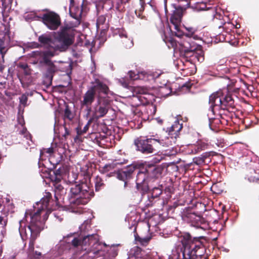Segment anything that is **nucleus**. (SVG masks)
Masks as SVG:
<instances>
[{
	"instance_id": "30",
	"label": "nucleus",
	"mask_w": 259,
	"mask_h": 259,
	"mask_svg": "<svg viewBox=\"0 0 259 259\" xmlns=\"http://www.w3.org/2000/svg\"><path fill=\"white\" fill-rule=\"evenodd\" d=\"M147 200L145 202L146 207L153 206L157 201L160 200L159 198H155L151 194L148 193L147 194Z\"/></svg>"
},
{
	"instance_id": "40",
	"label": "nucleus",
	"mask_w": 259,
	"mask_h": 259,
	"mask_svg": "<svg viewBox=\"0 0 259 259\" xmlns=\"http://www.w3.org/2000/svg\"><path fill=\"white\" fill-rule=\"evenodd\" d=\"M20 103L21 104L23 105L24 106H25L27 105V102L28 101V97L26 94H22L20 97Z\"/></svg>"
},
{
	"instance_id": "20",
	"label": "nucleus",
	"mask_w": 259,
	"mask_h": 259,
	"mask_svg": "<svg viewBox=\"0 0 259 259\" xmlns=\"http://www.w3.org/2000/svg\"><path fill=\"white\" fill-rule=\"evenodd\" d=\"M13 46L10 35L7 32H5L3 36H0V55L5 56L8 50Z\"/></svg>"
},
{
	"instance_id": "17",
	"label": "nucleus",
	"mask_w": 259,
	"mask_h": 259,
	"mask_svg": "<svg viewBox=\"0 0 259 259\" xmlns=\"http://www.w3.org/2000/svg\"><path fill=\"white\" fill-rule=\"evenodd\" d=\"M96 97L93 93L92 90H91L89 88L88 90L83 96V100L80 101V106L81 108H85V110L87 111V116H88L92 110L91 105L94 102Z\"/></svg>"
},
{
	"instance_id": "58",
	"label": "nucleus",
	"mask_w": 259,
	"mask_h": 259,
	"mask_svg": "<svg viewBox=\"0 0 259 259\" xmlns=\"http://www.w3.org/2000/svg\"><path fill=\"white\" fill-rule=\"evenodd\" d=\"M122 84L125 88H127L128 86V84L126 82H124L122 83Z\"/></svg>"
},
{
	"instance_id": "49",
	"label": "nucleus",
	"mask_w": 259,
	"mask_h": 259,
	"mask_svg": "<svg viewBox=\"0 0 259 259\" xmlns=\"http://www.w3.org/2000/svg\"><path fill=\"white\" fill-rule=\"evenodd\" d=\"M177 206V204H174L173 205H169L167 208V211L168 212H173Z\"/></svg>"
},
{
	"instance_id": "10",
	"label": "nucleus",
	"mask_w": 259,
	"mask_h": 259,
	"mask_svg": "<svg viewBox=\"0 0 259 259\" xmlns=\"http://www.w3.org/2000/svg\"><path fill=\"white\" fill-rule=\"evenodd\" d=\"M91 221L89 220H87L84 221V222L81 225V226L79 227V229L80 230L81 233L82 234V235H79V236H77V235L75 233H70L69 234H68L67 236H64L63 237V240L61 241L60 242V246H63L62 247V248H65V250H74L76 248L80 247L82 250H84L86 251V252H87L88 249L89 248L87 247V245L90 246V247L92 246V244H89L90 242H88L87 243V244L86 245H83V244H81V243L78 244L77 246H70L69 243L68 242L70 241L71 239H72L73 237H76L78 239H79L80 241L81 242L83 237L85 236L88 235L89 234H85V232H88L91 228ZM92 234V235H93ZM90 235L91 234H90Z\"/></svg>"
},
{
	"instance_id": "24",
	"label": "nucleus",
	"mask_w": 259,
	"mask_h": 259,
	"mask_svg": "<svg viewBox=\"0 0 259 259\" xmlns=\"http://www.w3.org/2000/svg\"><path fill=\"white\" fill-rule=\"evenodd\" d=\"M183 7H184L183 4L177 7L174 8V10L172 11V13L171 14L170 21H181L184 10V8H182Z\"/></svg>"
},
{
	"instance_id": "16",
	"label": "nucleus",
	"mask_w": 259,
	"mask_h": 259,
	"mask_svg": "<svg viewBox=\"0 0 259 259\" xmlns=\"http://www.w3.org/2000/svg\"><path fill=\"white\" fill-rule=\"evenodd\" d=\"M109 107V102L107 99L97 100L94 107V117L98 119L104 117L107 114Z\"/></svg>"
},
{
	"instance_id": "6",
	"label": "nucleus",
	"mask_w": 259,
	"mask_h": 259,
	"mask_svg": "<svg viewBox=\"0 0 259 259\" xmlns=\"http://www.w3.org/2000/svg\"><path fill=\"white\" fill-rule=\"evenodd\" d=\"M88 242H90V245L92 244L87 251L91 257L96 258L104 256L105 259H114L118 254L117 245L107 246L106 243L99 241V236L97 234L85 236L81 242L76 237H73L71 242L69 241L68 243H70V246L75 247L80 243L83 245H86Z\"/></svg>"
},
{
	"instance_id": "26",
	"label": "nucleus",
	"mask_w": 259,
	"mask_h": 259,
	"mask_svg": "<svg viewBox=\"0 0 259 259\" xmlns=\"http://www.w3.org/2000/svg\"><path fill=\"white\" fill-rule=\"evenodd\" d=\"M119 36L122 39V41L125 48H130L133 46V41L130 38H128L126 32L122 30L119 32Z\"/></svg>"
},
{
	"instance_id": "39",
	"label": "nucleus",
	"mask_w": 259,
	"mask_h": 259,
	"mask_svg": "<svg viewBox=\"0 0 259 259\" xmlns=\"http://www.w3.org/2000/svg\"><path fill=\"white\" fill-rule=\"evenodd\" d=\"M91 137L92 139H94L97 143H99L106 137L105 136H102L100 133H94L92 135Z\"/></svg>"
},
{
	"instance_id": "2",
	"label": "nucleus",
	"mask_w": 259,
	"mask_h": 259,
	"mask_svg": "<svg viewBox=\"0 0 259 259\" xmlns=\"http://www.w3.org/2000/svg\"><path fill=\"white\" fill-rule=\"evenodd\" d=\"M136 170L138 171L135 180L137 189L142 192H147L150 189V185L160 174V169L155 164L140 161H133L124 168L119 170L117 179L124 182V187L128 185V182L133 178Z\"/></svg>"
},
{
	"instance_id": "3",
	"label": "nucleus",
	"mask_w": 259,
	"mask_h": 259,
	"mask_svg": "<svg viewBox=\"0 0 259 259\" xmlns=\"http://www.w3.org/2000/svg\"><path fill=\"white\" fill-rule=\"evenodd\" d=\"M178 239L182 247L173 249L168 259H205L203 257L206 242L204 237H192L189 233L180 232Z\"/></svg>"
},
{
	"instance_id": "7",
	"label": "nucleus",
	"mask_w": 259,
	"mask_h": 259,
	"mask_svg": "<svg viewBox=\"0 0 259 259\" xmlns=\"http://www.w3.org/2000/svg\"><path fill=\"white\" fill-rule=\"evenodd\" d=\"M209 104L215 108L217 116L220 117L222 124H227L231 118V112H233L230 109L235 107L233 95L227 90L225 93L218 91L209 96Z\"/></svg>"
},
{
	"instance_id": "33",
	"label": "nucleus",
	"mask_w": 259,
	"mask_h": 259,
	"mask_svg": "<svg viewBox=\"0 0 259 259\" xmlns=\"http://www.w3.org/2000/svg\"><path fill=\"white\" fill-rule=\"evenodd\" d=\"M172 23L174 29L176 30L174 32L175 33L176 36L178 37H181L182 35V32L180 30V22H177L176 21H170Z\"/></svg>"
},
{
	"instance_id": "64",
	"label": "nucleus",
	"mask_w": 259,
	"mask_h": 259,
	"mask_svg": "<svg viewBox=\"0 0 259 259\" xmlns=\"http://www.w3.org/2000/svg\"><path fill=\"white\" fill-rule=\"evenodd\" d=\"M220 67L222 68V67H224V66H222V65H221Z\"/></svg>"
},
{
	"instance_id": "28",
	"label": "nucleus",
	"mask_w": 259,
	"mask_h": 259,
	"mask_svg": "<svg viewBox=\"0 0 259 259\" xmlns=\"http://www.w3.org/2000/svg\"><path fill=\"white\" fill-rule=\"evenodd\" d=\"M95 191L98 192L104 188L105 184L103 178L97 176L94 179Z\"/></svg>"
},
{
	"instance_id": "13",
	"label": "nucleus",
	"mask_w": 259,
	"mask_h": 259,
	"mask_svg": "<svg viewBox=\"0 0 259 259\" xmlns=\"http://www.w3.org/2000/svg\"><path fill=\"white\" fill-rule=\"evenodd\" d=\"M182 218L184 221L191 223V225L196 228L204 230L207 226V223L203 218L188 210L183 212Z\"/></svg>"
},
{
	"instance_id": "29",
	"label": "nucleus",
	"mask_w": 259,
	"mask_h": 259,
	"mask_svg": "<svg viewBox=\"0 0 259 259\" xmlns=\"http://www.w3.org/2000/svg\"><path fill=\"white\" fill-rule=\"evenodd\" d=\"M17 67L21 69L22 72L26 76L30 75L31 74L32 70L29 68L27 64L24 63H19Z\"/></svg>"
},
{
	"instance_id": "31",
	"label": "nucleus",
	"mask_w": 259,
	"mask_h": 259,
	"mask_svg": "<svg viewBox=\"0 0 259 259\" xmlns=\"http://www.w3.org/2000/svg\"><path fill=\"white\" fill-rule=\"evenodd\" d=\"M57 159H55V157L52 156H51L49 159L50 163L53 165V168L55 169L57 168V166L59 164L62 160V156L59 154H57Z\"/></svg>"
},
{
	"instance_id": "52",
	"label": "nucleus",
	"mask_w": 259,
	"mask_h": 259,
	"mask_svg": "<svg viewBox=\"0 0 259 259\" xmlns=\"http://www.w3.org/2000/svg\"><path fill=\"white\" fill-rule=\"evenodd\" d=\"M34 93H37V92L35 91H30L29 92H26L25 94H26V95H27V97H28V96H33Z\"/></svg>"
},
{
	"instance_id": "11",
	"label": "nucleus",
	"mask_w": 259,
	"mask_h": 259,
	"mask_svg": "<svg viewBox=\"0 0 259 259\" xmlns=\"http://www.w3.org/2000/svg\"><path fill=\"white\" fill-rule=\"evenodd\" d=\"M137 216L135 213H131V214L127 215L125 220H127L130 223H132L131 227H134V236L135 237V241L137 244H140L146 246L148 244L150 240L152 239V235L149 233L150 227L149 224H146L142 227V230L139 233L136 232L138 221L136 220Z\"/></svg>"
},
{
	"instance_id": "4",
	"label": "nucleus",
	"mask_w": 259,
	"mask_h": 259,
	"mask_svg": "<svg viewBox=\"0 0 259 259\" xmlns=\"http://www.w3.org/2000/svg\"><path fill=\"white\" fill-rule=\"evenodd\" d=\"M188 32L185 34L186 38L180 42H177L172 37L167 38L165 40L168 47L173 48L175 52L179 51L180 57L186 62L195 64L196 61L201 63L204 60V52L200 47L196 45L191 37L196 31L193 27L186 28Z\"/></svg>"
},
{
	"instance_id": "34",
	"label": "nucleus",
	"mask_w": 259,
	"mask_h": 259,
	"mask_svg": "<svg viewBox=\"0 0 259 259\" xmlns=\"http://www.w3.org/2000/svg\"><path fill=\"white\" fill-rule=\"evenodd\" d=\"M92 122V119H90L88 121L87 123L83 127V129H81V127H77L76 128L77 133L78 135H83L87 133L88 130H89V126Z\"/></svg>"
},
{
	"instance_id": "63",
	"label": "nucleus",
	"mask_w": 259,
	"mask_h": 259,
	"mask_svg": "<svg viewBox=\"0 0 259 259\" xmlns=\"http://www.w3.org/2000/svg\"><path fill=\"white\" fill-rule=\"evenodd\" d=\"M227 70H228L227 68H225V71H225V72H226Z\"/></svg>"
},
{
	"instance_id": "44",
	"label": "nucleus",
	"mask_w": 259,
	"mask_h": 259,
	"mask_svg": "<svg viewBox=\"0 0 259 259\" xmlns=\"http://www.w3.org/2000/svg\"><path fill=\"white\" fill-rule=\"evenodd\" d=\"M129 77L131 80H136L139 78V75L138 74H136L134 72L132 71H130L128 72Z\"/></svg>"
},
{
	"instance_id": "42",
	"label": "nucleus",
	"mask_w": 259,
	"mask_h": 259,
	"mask_svg": "<svg viewBox=\"0 0 259 259\" xmlns=\"http://www.w3.org/2000/svg\"><path fill=\"white\" fill-rule=\"evenodd\" d=\"M200 156L203 159V160L205 161V163L209 162L210 161L211 154L210 152H204Z\"/></svg>"
},
{
	"instance_id": "46",
	"label": "nucleus",
	"mask_w": 259,
	"mask_h": 259,
	"mask_svg": "<svg viewBox=\"0 0 259 259\" xmlns=\"http://www.w3.org/2000/svg\"><path fill=\"white\" fill-rule=\"evenodd\" d=\"M5 56H0V72H3L4 68H5V65H4L5 60H4Z\"/></svg>"
},
{
	"instance_id": "45",
	"label": "nucleus",
	"mask_w": 259,
	"mask_h": 259,
	"mask_svg": "<svg viewBox=\"0 0 259 259\" xmlns=\"http://www.w3.org/2000/svg\"><path fill=\"white\" fill-rule=\"evenodd\" d=\"M53 152H54V149L53 148H49L45 149H44V150L40 151V157L41 158L44 152H46L49 154H51L53 153Z\"/></svg>"
},
{
	"instance_id": "51",
	"label": "nucleus",
	"mask_w": 259,
	"mask_h": 259,
	"mask_svg": "<svg viewBox=\"0 0 259 259\" xmlns=\"http://www.w3.org/2000/svg\"><path fill=\"white\" fill-rule=\"evenodd\" d=\"M39 46V45L37 42H33L31 46L29 47L33 48H38Z\"/></svg>"
},
{
	"instance_id": "8",
	"label": "nucleus",
	"mask_w": 259,
	"mask_h": 259,
	"mask_svg": "<svg viewBox=\"0 0 259 259\" xmlns=\"http://www.w3.org/2000/svg\"><path fill=\"white\" fill-rule=\"evenodd\" d=\"M38 41L41 45L47 48L45 51L59 52L66 51L73 42L72 35L68 32V29L63 28L58 32L57 35L54 39L48 34H43L39 36Z\"/></svg>"
},
{
	"instance_id": "35",
	"label": "nucleus",
	"mask_w": 259,
	"mask_h": 259,
	"mask_svg": "<svg viewBox=\"0 0 259 259\" xmlns=\"http://www.w3.org/2000/svg\"><path fill=\"white\" fill-rule=\"evenodd\" d=\"M162 190L159 187H154L151 191L149 192L150 194H151L155 198H159L160 195L162 194Z\"/></svg>"
},
{
	"instance_id": "47",
	"label": "nucleus",
	"mask_w": 259,
	"mask_h": 259,
	"mask_svg": "<svg viewBox=\"0 0 259 259\" xmlns=\"http://www.w3.org/2000/svg\"><path fill=\"white\" fill-rule=\"evenodd\" d=\"M20 133L23 135L27 139L31 138V135L27 132L26 128H23L20 131Z\"/></svg>"
},
{
	"instance_id": "62",
	"label": "nucleus",
	"mask_w": 259,
	"mask_h": 259,
	"mask_svg": "<svg viewBox=\"0 0 259 259\" xmlns=\"http://www.w3.org/2000/svg\"><path fill=\"white\" fill-rule=\"evenodd\" d=\"M2 118H3V116L2 115L0 114V121H2Z\"/></svg>"
},
{
	"instance_id": "43",
	"label": "nucleus",
	"mask_w": 259,
	"mask_h": 259,
	"mask_svg": "<svg viewBox=\"0 0 259 259\" xmlns=\"http://www.w3.org/2000/svg\"><path fill=\"white\" fill-rule=\"evenodd\" d=\"M117 174H118V170L116 171L115 170H111L108 172H107L105 175L107 177H115L117 178Z\"/></svg>"
},
{
	"instance_id": "15",
	"label": "nucleus",
	"mask_w": 259,
	"mask_h": 259,
	"mask_svg": "<svg viewBox=\"0 0 259 259\" xmlns=\"http://www.w3.org/2000/svg\"><path fill=\"white\" fill-rule=\"evenodd\" d=\"M41 19L43 23L51 30H56L60 24L59 16L54 12L44 14Z\"/></svg>"
},
{
	"instance_id": "60",
	"label": "nucleus",
	"mask_w": 259,
	"mask_h": 259,
	"mask_svg": "<svg viewBox=\"0 0 259 259\" xmlns=\"http://www.w3.org/2000/svg\"><path fill=\"white\" fill-rule=\"evenodd\" d=\"M70 5H72L74 3V0H70Z\"/></svg>"
},
{
	"instance_id": "21",
	"label": "nucleus",
	"mask_w": 259,
	"mask_h": 259,
	"mask_svg": "<svg viewBox=\"0 0 259 259\" xmlns=\"http://www.w3.org/2000/svg\"><path fill=\"white\" fill-rule=\"evenodd\" d=\"M209 145L202 141H198L196 144L189 146L188 148V153L195 154L202 150H205L208 148Z\"/></svg>"
},
{
	"instance_id": "32",
	"label": "nucleus",
	"mask_w": 259,
	"mask_h": 259,
	"mask_svg": "<svg viewBox=\"0 0 259 259\" xmlns=\"http://www.w3.org/2000/svg\"><path fill=\"white\" fill-rule=\"evenodd\" d=\"M106 20V19L105 17L103 15H101L98 17L96 22V26L98 30H99L100 29H104V27L100 28V26L105 24Z\"/></svg>"
},
{
	"instance_id": "25",
	"label": "nucleus",
	"mask_w": 259,
	"mask_h": 259,
	"mask_svg": "<svg viewBox=\"0 0 259 259\" xmlns=\"http://www.w3.org/2000/svg\"><path fill=\"white\" fill-rule=\"evenodd\" d=\"M145 253L139 247H135L132 248L128 253L127 259H141Z\"/></svg>"
},
{
	"instance_id": "18",
	"label": "nucleus",
	"mask_w": 259,
	"mask_h": 259,
	"mask_svg": "<svg viewBox=\"0 0 259 259\" xmlns=\"http://www.w3.org/2000/svg\"><path fill=\"white\" fill-rule=\"evenodd\" d=\"M210 106L207 114L209 126L211 130L213 131H217L215 128L219 124H222V121L220 117L217 116V112L215 110V108L213 107V105L209 104Z\"/></svg>"
},
{
	"instance_id": "5",
	"label": "nucleus",
	"mask_w": 259,
	"mask_h": 259,
	"mask_svg": "<svg viewBox=\"0 0 259 259\" xmlns=\"http://www.w3.org/2000/svg\"><path fill=\"white\" fill-rule=\"evenodd\" d=\"M78 175L74 172L68 174L66 181L68 186L67 199L72 207L86 204L94 196L93 186L90 182H80L76 180Z\"/></svg>"
},
{
	"instance_id": "61",
	"label": "nucleus",
	"mask_w": 259,
	"mask_h": 259,
	"mask_svg": "<svg viewBox=\"0 0 259 259\" xmlns=\"http://www.w3.org/2000/svg\"><path fill=\"white\" fill-rule=\"evenodd\" d=\"M248 180H249V181H254V179L252 180V178H251H251H249V179H248Z\"/></svg>"
},
{
	"instance_id": "50",
	"label": "nucleus",
	"mask_w": 259,
	"mask_h": 259,
	"mask_svg": "<svg viewBox=\"0 0 259 259\" xmlns=\"http://www.w3.org/2000/svg\"><path fill=\"white\" fill-rule=\"evenodd\" d=\"M60 128L63 129L64 128L65 131V133L64 134V136H66V135H68L69 134V131L67 130V128L65 126H61L60 127Z\"/></svg>"
},
{
	"instance_id": "19",
	"label": "nucleus",
	"mask_w": 259,
	"mask_h": 259,
	"mask_svg": "<svg viewBox=\"0 0 259 259\" xmlns=\"http://www.w3.org/2000/svg\"><path fill=\"white\" fill-rule=\"evenodd\" d=\"M183 125L180 124L178 120H176L174 124L167 130L168 132V137H166L164 139H168L169 141L174 139V142L171 143L170 146H172L176 144L177 138L179 137V133L182 129Z\"/></svg>"
},
{
	"instance_id": "56",
	"label": "nucleus",
	"mask_w": 259,
	"mask_h": 259,
	"mask_svg": "<svg viewBox=\"0 0 259 259\" xmlns=\"http://www.w3.org/2000/svg\"><path fill=\"white\" fill-rule=\"evenodd\" d=\"M53 214L54 215L55 217H56V218L59 219V221L60 222H61L62 220V218H61L59 217V216H58L56 213H54Z\"/></svg>"
},
{
	"instance_id": "27",
	"label": "nucleus",
	"mask_w": 259,
	"mask_h": 259,
	"mask_svg": "<svg viewBox=\"0 0 259 259\" xmlns=\"http://www.w3.org/2000/svg\"><path fill=\"white\" fill-rule=\"evenodd\" d=\"M64 172V168L60 166L53 171L54 176H52V180L55 182H60L62 179L63 175Z\"/></svg>"
},
{
	"instance_id": "14",
	"label": "nucleus",
	"mask_w": 259,
	"mask_h": 259,
	"mask_svg": "<svg viewBox=\"0 0 259 259\" xmlns=\"http://www.w3.org/2000/svg\"><path fill=\"white\" fill-rule=\"evenodd\" d=\"M95 94L97 100H107L106 97L109 92L108 87L99 79H95L94 81L91 82L89 87Z\"/></svg>"
},
{
	"instance_id": "9",
	"label": "nucleus",
	"mask_w": 259,
	"mask_h": 259,
	"mask_svg": "<svg viewBox=\"0 0 259 259\" xmlns=\"http://www.w3.org/2000/svg\"><path fill=\"white\" fill-rule=\"evenodd\" d=\"M154 136L148 137H140L135 139L134 144L136 150L144 154H151L155 152L154 147L161 145L163 147H168L174 142V139L169 141L168 139L154 138Z\"/></svg>"
},
{
	"instance_id": "38",
	"label": "nucleus",
	"mask_w": 259,
	"mask_h": 259,
	"mask_svg": "<svg viewBox=\"0 0 259 259\" xmlns=\"http://www.w3.org/2000/svg\"><path fill=\"white\" fill-rule=\"evenodd\" d=\"M78 11H79L78 14H74L72 12V11H71L70 9V11H69L70 16L72 17H73L76 19V23L77 25H78L80 23L79 19H80L81 14H82V10L80 11L79 10H78Z\"/></svg>"
},
{
	"instance_id": "36",
	"label": "nucleus",
	"mask_w": 259,
	"mask_h": 259,
	"mask_svg": "<svg viewBox=\"0 0 259 259\" xmlns=\"http://www.w3.org/2000/svg\"><path fill=\"white\" fill-rule=\"evenodd\" d=\"M24 17L27 21H31L41 19V16H38L34 13H32L26 14Z\"/></svg>"
},
{
	"instance_id": "57",
	"label": "nucleus",
	"mask_w": 259,
	"mask_h": 259,
	"mask_svg": "<svg viewBox=\"0 0 259 259\" xmlns=\"http://www.w3.org/2000/svg\"><path fill=\"white\" fill-rule=\"evenodd\" d=\"M6 233V231L5 229L1 231V234L4 236Z\"/></svg>"
},
{
	"instance_id": "55",
	"label": "nucleus",
	"mask_w": 259,
	"mask_h": 259,
	"mask_svg": "<svg viewBox=\"0 0 259 259\" xmlns=\"http://www.w3.org/2000/svg\"><path fill=\"white\" fill-rule=\"evenodd\" d=\"M152 161L154 163H158L160 161V159H157V158H154Z\"/></svg>"
},
{
	"instance_id": "12",
	"label": "nucleus",
	"mask_w": 259,
	"mask_h": 259,
	"mask_svg": "<svg viewBox=\"0 0 259 259\" xmlns=\"http://www.w3.org/2000/svg\"><path fill=\"white\" fill-rule=\"evenodd\" d=\"M58 55V53L55 52L43 51L41 53L40 63L48 66L45 76L50 84L52 83L53 74L56 71V67L51 60V58Z\"/></svg>"
},
{
	"instance_id": "37",
	"label": "nucleus",
	"mask_w": 259,
	"mask_h": 259,
	"mask_svg": "<svg viewBox=\"0 0 259 259\" xmlns=\"http://www.w3.org/2000/svg\"><path fill=\"white\" fill-rule=\"evenodd\" d=\"M64 117L65 118H67L69 120H71L74 117L73 114L69 109L68 106L66 107V108L64 111Z\"/></svg>"
},
{
	"instance_id": "41",
	"label": "nucleus",
	"mask_w": 259,
	"mask_h": 259,
	"mask_svg": "<svg viewBox=\"0 0 259 259\" xmlns=\"http://www.w3.org/2000/svg\"><path fill=\"white\" fill-rule=\"evenodd\" d=\"M193 162L198 165H201L206 163L200 156L194 158Z\"/></svg>"
},
{
	"instance_id": "1",
	"label": "nucleus",
	"mask_w": 259,
	"mask_h": 259,
	"mask_svg": "<svg viewBox=\"0 0 259 259\" xmlns=\"http://www.w3.org/2000/svg\"><path fill=\"white\" fill-rule=\"evenodd\" d=\"M51 198V193L46 192L44 197L39 202L36 203L38 206H38L36 212L33 214H30L31 221L30 224L27 226V229L23 220L19 221V231L22 238L23 239L29 234L30 236L27 252L29 259L44 258V256L40 252L34 251V245L35 239L43 229L45 222L48 219L49 214L51 213L48 207Z\"/></svg>"
},
{
	"instance_id": "54",
	"label": "nucleus",
	"mask_w": 259,
	"mask_h": 259,
	"mask_svg": "<svg viewBox=\"0 0 259 259\" xmlns=\"http://www.w3.org/2000/svg\"><path fill=\"white\" fill-rule=\"evenodd\" d=\"M155 120L160 124H161L162 123V122H163V120L161 119H160L159 117L156 118L155 119Z\"/></svg>"
},
{
	"instance_id": "48",
	"label": "nucleus",
	"mask_w": 259,
	"mask_h": 259,
	"mask_svg": "<svg viewBox=\"0 0 259 259\" xmlns=\"http://www.w3.org/2000/svg\"><path fill=\"white\" fill-rule=\"evenodd\" d=\"M7 223V219L4 217L0 216V224L3 225L4 227L6 226Z\"/></svg>"
},
{
	"instance_id": "53",
	"label": "nucleus",
	"mask_w": 259,
	"mask_h": 259,
	"mask_svg": "<svg viewBox=\"0 0 259 259\" xmlns=\"http://www.w3.org/2000/svg\"><path fill=\"white\" fill-rule=\"evenodd\" d=\"M57 130H57V125H56V120L55 124H54V132L55 134H57L58 133H59V131L58 132Z\"/></svg>"
},
{
	"instance_id": "59",
	"label": "nucleus",
	"mask_w": 259,
	"mask_h": 259,
	"mask_svg": "<svg viewBox=\"0 0 259 259\" xmlns=\"http://www.w3.org/2000/svg\"><path fill=\"white\" fill-rule=\"evenodd\" d=\"M160 75V74H153V77L154 78H157L159 77V76Z\"/></svg>"
},
{
	"instance_id": "23",
	"label": "nucleus",
	"mask_w": 259,
	"mask_h": 259,
	"mask_svg": "<svg viewBox=\"0 0 259 259\" xmlns=\"http://www.w3.org/2000/svg\"><path fill=\"white\" fill-rule=\"evenodd\" d=\"M60 182H55L54 184L55 198L56 200L59 199H64L63 197L65 194H67V190L68 189H65L60 184Z\"/></svg>"
},
{
	"instance_id": "22",
	"label": "nucleus",
	"mask_w": 259,
	"mask_h": 259,
	"mask_svg": "<svg viewBox=\"0 0 259 259\" xmlns=\"http://www.w3.org/2000/svg\"><path fill=\"white\" fill-rule=\"evenodd\" d=\"M127 163V159H116L112 163L105 164L104 166L100 167L99 170L101 174L105 175L107 172L113 170L115 166L116 165H122Z\"/></svg>"
}]
</instances>
